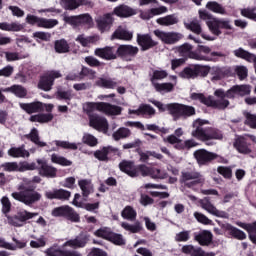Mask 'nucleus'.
<instances>
[{"mask_svg":"<svg viewBox=\"0 0 256 256\" xmlns=\"http://www.w3.org/2000/svg\"><path fill=\"white\" fill-rule=\"evenodd\" d=\"M215 97H218V100H213L212 97L205 98L203 94L193 93L191 94V99L195 101H200L208 107H216L217 109H227L229 107V100L225 99H234L236 95L240 97H245V95H251V85H235L227 92H224L223 89H217L214 92Z\"/></svg>","mask_w":256,"mask_h":256,"instance_id":"f257e3e1","label":"nucleus"},{"mask_svg":"<svg viewBox=\"0 0 256 256\" xmlns=\"http://www.w3.org/2000/svg\"><path fill=\"white\" fill-rule=\"evenodd\" d=\"M12 197L16 201L24 203V205H27L28 207H31V205H35V203L41 201V194L35 191V188L29 185V182L27 181L18 185V192H13Z\"/></svg>","mask_w":256,"mask_h":256,"instance_id":"f03ea898","label":"nucleus"},{"mask_svg":"<svg viewBox=\"0 0 256 256\" xmlns=\"http://www.w3.org/2000/svg\"><path fill=\"white\" fill-rule=\"evenodd\" d=\"M203 125H209V122L199 118L193 122L194 130L191 132L192 137L199 139V141H204L205 143L213 139H223L221 131L215 128L203 129Z\"/></svg>","mask_w":256,"mask_h":256,"instance_id":"7ed1b4c3","label":"nucleus"},{"mask_svg":"<svg viewBox=\"0 0 256 256\" xmlns=\"http://www.w3.org/2000/svg\"><path fill=\"white\" fill-rule=\"evenodd\" d=\"M83 111H85V113L89 115V119H91V117H95V115H91L94 111L105 113V115H121L123 109L117 105L105 102H86L83 104Z\"/></svg>","mask_w":256,"mask_h":256,"instance_id":"20e7f679","label":"nucleus"},{"mask_svg":"<svg viewBox=\"0 0 256 256\" xmlns=\"http://www.w3.org/2000/svg\"><path fill=\"white\" fill-rule=\"evenodd\" d=\"M88 241L89 236L87 234H80L75 239L69 240L66 243H64L62 248H59V246L54 245L46 249L45 254L46 256H63L65 247H72L73 249L85 247Z\"/></svg>","mask_w":256,"mask_h":256,"instance_id":"39448f33","label":"nucleus"},{"mask_svg":"<svg viewBox=\"0 0 256 256\" xmlns=\"http://www.w3.org/2000/svg\"><path fill=\"white\" fill-rule=\"evenodd\" d=\"M37 215H39V213L29 212L25 209H21L16 213L15 216L6 217L9 225H13V227H23V225H25L27 221H29L30 219H34V217H37Z\"/></svg>","mask_w":256,"mask_h":256,"instance_id":"423d86ee","label":"nucleus"},{"mask_svg":"<svg viewBox=\"0 0 256 256\" xmlns=\"http://www.w3.org/2000/svg\"><path fill=\"white\" fill-rule=\"evenodd\" d=\"M178 53L181 57L186 59H194L195 61H213V58L193 51V46L185 43L178 48Z\"/></svg>","mask_w":256,"mask_h":256,"instance_id":"0eeeda50","label":"nucleus"},{"mask_svg":"<svg viewBox=\"0 0 256 256\" xmlns=\"http://www.w3.org/2000/svg\"><path fill=\"white\" fill-rule=\"evenodd\" d=\"M20 108L23 109L28 114L31 113H41L46 111L47 113H51L53 109H55V105L53 104H45L40 101L32 102V103H20Z\"/></svg>","mask_w":256,"mask_h":256,"instance_id":"6e6552de","label":"nucleus"},{"mask_svg":"<svg viewBox=\"0 0 256 256\" xmlns=\"http://www.w3.org/2000/svg\"><path fill=\"white\" fill-rule=\"evenodd\" d=\"M138 175L142 177H152V179H167V173L157 168L149 167L145 164L136 166Z\"/></svg>","mask_w":256,"mask_h":256,"instance_id":"1a4fd4ad","label":"nucleus"},{"mask_svg":"<svg viewBox=\"0 0 256 256\" xmlns=\"http://www.w3.org/2000/svg\"><path fill=\"white\" fill-rule=\"evenodd\" d=\"M154 35L166 45H175L183 39V34L178 32H165L163 30H154Z\"/></svg>","mask_w":256,"mask_h":256,"instance_id":"9d476101","label":"nucleus"},{"mask_svg":"<svg viewBox=\"0 0 256 256\" xmlns=\"http://www.w3.org/2000/svg\"><path fill=\"white\" fill-rule=\"evenodd\" d=\"M207 26L213 35H221V29H233V25L231 21L225 19H212L211 21L207 22Z\"/></svg>","mask_w":256,"mask_h":256,"instance_id":"9b49d317","label":"nucleus"},{"mask_svg":"<svg viewBox=\"0 0 256 256\" xmlns=\"http://www.w3.org/2000/svg\"><path fill=\"white\" fill-rule=\"evenodd\" d=\"M172 110V117L174 121H177V119H181V117L187 118L195 115V108L193 106L174 103V106H172Z\"/></svg>","mask_w":256,"mask_h":256,"instance_id":"f8f14e48","label":"nucleus"},{"mask_svg":"<svg viewBox=\"0 0 256 256\" xmlns=\"http://www.w3.org/2000/svg\"><path fill=\"white\" fill-rule=\"evenodd\" d=\"M36 163L38 165V173L41 177H48L49 179L57 177V168L47 164V160L37 159Z\"/></svg>","mask_w":256,"mask_h":256,"instance_id":"ddd939ff","label":"nucleus"},{"mask_svg":"<svg viewBox=\"0 0 256 256\" xmlns=\"http://www.w3.org/2000/svg\"><path fill=\"white\" fill-rule=\"evenodd\" d=\"M200 206L202 209L207 211V213H210V215H214V217H221L222 219H227L229 217V214L225 211L218 210L215 205L211 203L209 198H204L200 200Z\"/></svg>","mask_w":256,"mask_h":256,"instance_id":"4468645a","label":"nucleus"},{"mask_svg":"<svg viewBox=\"0 0 256 256\" xmlns=\"http://www.w3.org/2000/svg\"><path fill=\"white\" fill-rule=\"evenodd\" d=\"M182 182L187 187H195V185L202 183L203 179L201 178V174L195 171H183L182 172Z\"/></svg>","mask_w":256,"mask_h":256,"instance_id":"2eb2a0df","label":"nucleus"},{"mask_svg":"<svg viewBox=\"0 0 256 256\" xmlns=\"http://www.w3.org/2000/svg\"><path fill=\"white\" fill-rule=\"evenodd\" d=\"M194 157L199 165H207V163H211L216 159L217 154L205 149H199L194 152Z\"/></svg>","mask_w":256,"mask_h":256,"instance_id":"dca6fc26","label":"nucleus"},{"mask_svg":"<svg viewBox=\"0 0 256 256\" xmlns=\"http://www.w3.org/2000/svg\"><path fill=\"white\" fill-rule=\"evenodd\" d=\"M90 127L96 129V131H101L102 133H107L109 131V122L107 118L101 116H90Z\"/></svg>","mask_w":256,"mask_h":256,"instance_id":"f3484780","label":"nucleus"},{"mask_svg":"<svg viewBox=\"0 0 256 256\" xmlns=\"http://www.w3.org/2000/svg\"><path fill=\"white\" fill-rule=\"evenodd\" d=\"M233 146L238 153H242L243 155H249V153H251V144H249L248 139L245 136H238L235 139Z\"/></svg>","mask_w":256,"mask_h":256,"instance_id":"a211bd4d","label":"nucleus"},{"mask_svg":"<svg viewBox=\"0 0 256 256\" xmlns=\"http://www.w3.org/2000/svg\"><path fill=\"white\" fill-rule=\"evenodd\" d=\"M137 43L141 47L142 51H149V49L157 47V41L153 40L149 34H138Z\"/></svg>","mask_w":256,"mask_h":256,"instance_id":"6ab92c4d","label":"nucleus"},{"mask_svg":"<svg viewBox=\"0 0 256 256\" xmlns=\"http://www.w3.org/2000/svg\"><path fill=\"white\" fill-rule=\"evenodd\" d=\"M112 15H116V17H121L122 19H127L128 17L137 15V9L121 4L114 8Z\"/></svg>","mask_w":256,"mask_h":256,"instance_id":"aec40b11","label":"nucleus"},{"mask_svg":"<svg viewBox=\"0 0 256 256\" xmlns=\"http://www.w3.org/2000/svg\"><path fill=\"white\" fill-rule=\"evenodd\" d=\"M96 24L101 33L109 31V29H111V25H113V14H105L103 16H99L96 18Z\"/></svg>","mask_w":256,"mask_h":256,"instance_id":"412c9836","label":"nucleus"},{"mask_svg":"<svg viewBox=\"0 0 256 256\" xmlns=\"http://www.w3.org/2000/svg\"><path fill=\"white\" fill-rule=\"evenodd\" d=\"M94 55L100 57V59H105L106 61L117 59V51L113 47L97 48L94 51Z\"/></svg>","mask_w":256,"mask_h":256,"instance_id":"4be33fe9","label":"nucleus"},{"mask_svg":"<svg viewBox=\"0 0 256 256\" xmlns=\"http://www.w3.org/2000/svg\"><path fill=\"white\" fill-rule=\"evenodd\" d=\"M117 53L123 59H129V57H135L139 53V48L131 45H121L118 47Z\"/></svg>","mask_w":256,"mask_h":256,"instance_id":"5701e85b","label":"nucleus"},{"mask_svg":"<svg viewBox=\"0 0 256 256\" xmlns=\"http://www.w3.org/2000/svg\"><path fill=\"white\" fill-rule=\"evenodd\" d=\"M120 171L129 175V177H139V171L137 170V166L130 161H122L119 164Z\"/></svg>","mask_w":256,"mask_h":256,"instance_id":"b1692460","label":"nucleus"},{"mask_svg":"<svg viewBox=\"0 0 256 256\" xmlns=\"http://www.w3.org/2000/svg\"><path fill=\"white\" fill-rule=\"evenodd\" d=\"M111 39H121L122 41H131L133 39V32L127 30L123 26H119L118 29L112 34Z\"/></svg>","mask_w":256,"mask_h":256,"instance_id":"393cba45","label":"nucleus"},{"mask_svg":"<svg viewBox=\"0 0 256 256\" xmlns=\"http://www.w3.org/2000/svg\"><path fill=\"white\" fill-rule=\"evenodd\" d=\"M168 9L165 6H160L158 8H152L146 12H141V19L149 20L153 19V17L157 15H163V13H167Z\"/></svg>","mask_w":256,"mask_h":256,"instance_id":"a878e982","label":"nucleus"},{"mask_svg":"<svg viewBox=\"0 0 256 256\" xmlns=\"http://www.w3.org/2000/svg\"><path fill=\"white\" fill-rule=\"evenodd\" d=\"M194 237L199 242V245H210L211 241H213V234L207 230L195 233Z\"/></svg>","mask_w":256,"mask_h":256,"instance_id":"bb28decb","label":"nucleus"},{"mask_svg":"<svg viewBox=\"0 0 256 256\" xmlns=\"http://www.w3.org/2000/svg\"><path fill=\"white\" fill-rule=\"evenodd\" d=\"M158 25L162 27H171V25H177L179 23V18L175 14L167 15L164 17H160L156 20Z\"/></svg>","mask_w":256,"mask_h":256,"instance_id":"cd10ccee","label":"nucleus"},{"mask_svg":"<svg viewBox=\"0 0 256 256\" xmlns=\"http://www.w3.org/2000/svg\"><path fill=\"white\" fill-rule=\"evenodd\" d=\"M4 92L13 93L16 97H19L20 99H23L27 97V89L21 85H13L8 88L3 89Z\"/></svg>","mask_w":256,"mask_h":256,"instance_id":"c85d7f7f","label":"nucleus"},{"mask_svg":"<svg viewBox=\"0 0 256 256\" xmlns=\"http://www.w3.org/2000/svg\"><path fill=\"white\" fill-rule=\"evenodd\" d=\"M78 185L82 191L83 197H89L93 193V183L89 179H82L78 181Z\"/></svg>","mask_w":256,"mask_h":256,"instance_id":"c756f323","label":"nucleus"},{"mask_svg":"<svg viewBox=\"0 0 256 256\" xmlns=\"http://www.w3.org/2000/svg\"><path fill=\"white\" fill-rule=\"evenodd\" d=\"M233 54L235 55V57H238L240 59H245V61H248V63H253L256 61L255 54H251L243 48H238L234 50Z\"/></svg>","mask_w":256,"mask_h":256,"instance_id":"7c9ffc66","label":"nucleus"},{"mask_svg":"<svg viewBox=\"0 0 256 256\" xmlns=\"http://www.w3.org/2000/svg\"><path fill=\"white\" fill-rule=\"evenodd\" d=\"M96 85L104 89H115L117 85H119V82L111 78H99L98 81H96Z\"/></svg>","mask_w":256,"mask_h":256,"instance_id":"2f4dec72","label":"nucleus"},{"mask_svg":"<svg viewBox=\"0 0 256 256\" xmlns=\"http://www.w3.org/2000/svg\"><path fill=\"white\" fill-rule=\"evenodd\" d=\"M210 75H212L211 81H221L227 75V69L213 66L210 70Z\"/></svg>","mask_w":256,"mask_h":256,"instance_id":"473e14b6","label":"nucleus"},{"mask_svg":"<svg viewBox=\"0 0 256 256\" xmlns=\"http://www.w3.org/2000/svg\"><path fill=\"white\" fill-rule=\"evenodd\" d=\"M63 217L68 219V221H72L73 223H79V221H81L79 214L70 206H64Z\"/></svg>","mask_w":256,"mask_h":256,"instance_id":"72a5a7b5","label":"nucleus"},{"mask_svg":"<svg viewBox=\"0 0 256 256\" xmlns=\"http://www.w3.org/2000/svg\"><path fill=\"white\" fill-rule=\"evenodd\" d=\"M239 227L248 231L250 240L256 245V222L253 224L237 223Z\"/></svg>","mask_w":256,"mask_h":256,"instance_id":"f704fd0d","label":"nucleus"},{"mask_svg":"<svg viewBox=\"0 0 256 256\" xmlns=\"http://www.w3.org/2000/svg\"><path fill=\"white\" fill-rule=\"evenodd\" d=\"M111 151L117 152V148H113L111 146L104 147L100 150H97L94 153V157H96V159H98L99 161H107V156L109 155V153H111Z\"/></svg>","mask_w":256,"mask_h":256,"instance_id":"c9c22d12","label":"nucleus"},{"mask_svg":"<svg viewBox=\"0 0 256 256\" xmlns=\"http://www.w3.org/2000/svg\"><path fill=\"white\" fill-rule=\"evenodd\" d=\"M8 155H10V157H29V151L25 150V146H21V147H12L8 150Z\"/></svg>","mask_w":256,"mask_h":256,"instance_id":"e433bc0d","label":"nucleus"},{"mask_svg":"<svg viewBox=\"0 0 256 256\" xmlns=\"http://www.w3.org/2000/svg\"><path fill=\"white\" fill-rule=\"evenodd\" d=\"M179 75L182 79H195V77H197L196 65L184 68Z\"/></svg>","mask_w":256,"mask_h":256,"instance_id":"4c0bfd02","label":"nucleus"},{"mask_svg":"<svg viewBox=\"0 0 256 256\" xmlns=\"http://www.w3.org/2000/svg\"><path fill=\"white\" fill-rule=\"evenodd\" d=\"M168 75L169 74L165 70H154L150 78V81L152 85H155L159 83L158 81H163V79H167Z\"/></svg>","mask_w":256,"mask_h":256,"instance_id":"58836bf2","label":"nucleus"},{"mask_svg":"<svg viewBox=\"0 0 256 256\" xmlns=\"http://www.w3.org/2000/svg\"><path fill=\"white\" fill-rule=\"evenodd\" d=\"M50 145H56V147H60L61 149H70V151H77L78 149L77 143H71L69 141L56 140L51 142Z\"/></svg>","mask_w":256,"mask_h":256,"instance_id":"ea45409f","label":"nucleus"},{"mask_svg":"<svg viewBox=\"0 0 256 256\" xmlns=\"http://www.w3.org/2000/svg\"><path fill=\"white\" fill-rule=\"evenodd\" d=\"M161 113H165V111H168L170 115L173 116V107L175 106V103H170V104H163L160 101L156 100H151L150 101Z\"/></svg>","mask_w":256,"mask_h":256,"instance_id":"a19ab883","label":"nucleus"},{"mask_svg":"<svg viewBox=\"0 0 256 256\" xmlns=\"http://www.w3.org/2000/svg\"><path fill=\"white\" fill-rule=\"evenodd\" d=\"M30 121L32 123H49V121H53V115L51 113L33 115L30 117Z\"/></svg>","mask_w":256,"mask_h":256,"instance_id":"79ce46f5","label":"nucleus"},{"mask_svg":"<svg viewBox=\"0 0 256 256\" xmlns=\"http://www.w3.org/2000/svg\"><path fill=\"white\" fill-rule=\"evenodd\" d=\"M51 87H53V80L46 74L41 77L38 88L42 89V91H51Z\"/></svg>","mask_w":256,"mask_h":256,"instance_id":"37998d69","label":"nucleus"},{"mask_svg":"<svg viewBox=\"0 0 256 256\" xmlns=\"http://www.w3.org/2000/svg\"><path fill=\"white\" fill-rule=\"evenodd\" d=\"M54 49L56 53H69V43H67V40L65 39L56 40L54 43Z\"/></svg>","mask_w":256,"mask_h":256,"instance_id":"c03bdc74","label":"nucleus"},{"mask_svg":"<svg viewBox=\"0 0 256 256\" xmlns=\"http://www.w3.org/2000/svg\"><path fill=\"white\" fill-rule=\"evenodd\" d=\"M131 136V130L125 127L119 128L112 134L114 141H120V139H127V137Z\"/></svg>","mask_w":256,"mask_h":256,"instance_id":"a18cd8bd","label":"nucleus"},{"mask_svg":"<svg viewBox=\"0 0 256 256\" xmlns=\"http://www.w3.org/2000/svg\"><path fill=\"white\" fill-rule=\"evenodd\" d=\"M51 161L52 163H56V165H61L62 167H71V165H73L71 160H67V158L59 156L58 154H52Z\"/></svg>","mask_w":256,"mask_h":256,"instance_id":"49530a36","label":"nucleus"},{"mask_svg":"<svg viewBox=\"0 0 256 256\" xmlns=\"http://www.w3.org/2000/svg\"><path fill=\"white\" fill-rule=\"evenodd\" d=\"M154 89L158 92V93H171V91H173V89L175 88V84L173 83H157L155 85H153Z\"/></svg>","mask_w":256,"mask_h":256,"instance_id":"de8ad7c7","label":"nucleus"},{"mask_svg":"<svg viewBox=\"0 0 256 256\" xmlns=\"http://www.w3.org/2000/svg\"><path fill=\"white\" fill-rule=\"evenodd\" d=\"M121 215L123 219H127L128 221H135L137 219V211L131 206H126L122 210Z\"/></svg>","mask_w":256,"mask_h":256,"instance_id":"09e8293b","label":"nucleus"},{"mask_svg":"<svg viewBox=\"0 0 256 256\" xmlns=\"http://www.w3.org/2000/svg\"><path fill=\"white\" fill-rule=\"evenodd\" d=\"M206 9L212 11V13H218L219 15H227V11L217 2H208Z\"/></svg>","mask_w":256,"mask_h":256,"instance_id":"8fccbe9b","label":"nucleus"},{"mask_svg":"<svg viewBox=\"0 0 256 256\" xmlns=\"http://www.w3.org/2000/svg\"><path fill=\"white\" fill-rule=\"evenodd\" d=\"M28 138L32 141V143H35V145H38V147H47V143L39 140V131L37 128H33L28 135Z\"/></svg>","mask_w":256,"mask_h":256,"instance_id":"3c124183","label":"nucleus"},{"mask_svg":"<svg viewBox=\"0 0 256 256\" xmlns=\"http://www.w3.org/2000/svg\"><path fill=\"white\" fill-rule=\"evenodd\" d=\"M113 232L111 231V228L108 227H102L94 232V235L96 237H101L102 239H106L109 241L111 239V235Z\"/></svg>","mask_w":256,"mask_h":256,"instance_id":"603ef678","label":"nucleus"},{"mask_svg":"<svg viewBox=\"0 0 256 256\" xmlns=\"http://www.w3.org/2000/svg\"><path fill=\"white\" fill-rule=\"evenodd\" d=\"M59 25V21L57 19H47L40 18V26L43 29H53V27H57Z\"/></svg>","mask_w":256,"mask_h":256,"instance_id":"864d4df0","label":"nucleus"},{"mask_svg":"<svg viewBox=\"0 0 256 256\" xmlns=\"http://www.w3.org/2000/svg\"><path fill=\"white\" fill-rule=\"evenodd\" d=\"M121 227L125 229V231H129L130 233H139L141 231V223L136 222L134 225L129 224L127 222H122Z\"/></svg>","mask_w":256,"mask_h":256,"instance_id":"5fc2aeb1","label":"nucleus"},{"mask_svg":"<svg viewBox=\"0 0 256 256\" xmlns=\"http://www.w3.org/2000/svg\"><path fill=\"white\" fill-rule=\"evenodd\" d=\"M186 29H189L192 31V33H195L196 35H201V24L199 23V20H193L190 23L185 24Z\"/></svg>","mask_w":256,"mask_h":256,"instance_id":"6e6d98bb","label":"nucleus"},{"mask_svg":"<svg viewBox=\"0 0 256 256\" xmlns=\"http://www.w3.org/2000/svg\"><path fill=\"white\" fill-rule=\"evenodd\" d=\"M19 171H35V169H38L39 165H37L35 162H20L18 164Z\"/></svg>","mask_w":256,"mask_h":256,"instance_id":"4d7b16f0","label":"nucleus"},{"mask_svg":"<svg viewBox=\"0 0 256 256\" xmlns=\"http://www.w3.org/2000/svg\"><path fill=\"white\" fill-rule=\"evenodd\" d=\"M82 143L88 145L89 147H97L98 140L95 138V136L86 133L82 137Z\"/></svg>","mask_w":256,"mask_h":256,"instance_id":"13d9d810","label":"nucleus"},{"mask_svg":"<svg viewBox=\"0 0 256 256\" xmlns=\"http://www.w3.org/2000/svg\"><path fill=\"white\" fill-rule=\"evenodd\" d=\"M197 145H199V143H197V141H195L194 139H188L183 141L182 143L178 144L176 147L177 149H193V147H197Z\"/></svg>","mask_w":256,"mask_h":256,"instance_id":"bf43d9fd","label":"nucleus"},{"mask_svg":"<svg viewBox=\"0 0 256 256\" xmlns=\"http://www.w3.org/2000/svg\"><path fill=\"white\" fill-rule=\"evenodd\" d=\"M212 67L209 66H202L199 64H196V77H207L209 73L211 74Z\"/></svg>","mask_w":256,"mask_h":256,"instance_id":"052dcab7","label":"nucleus"},{"mask_svg":"<svg viewBox=\"0 0 256 256\" xmlns=\"http://www.w3.org/2000/svg\"><path fill=\"white\" fill-rule=\"evenodd\" d=\"M194 217L198 223H202V225H211V223H213L211 219L207 218V216L199 212H194Z\"/></svg>","mask_w":256,"mask_h":256,"instance_id":"680f3d73","label":"nucleus"},{"mask_svg":"<svg viewBox=\"0 0 256 256\" xmlns=\"http://www.w3.org/2000/svg\"><path fill=\"white\" fill-rule=\"evenodd\" d=\"M63 21L66 22L71 27H79V15L78 16H67L64 15Z\"/></svg>","mask_w":256,"mask_h":256,"instance_id":"e2e57ef3","label":"nucleus"},{"mask_svg":"<svg viewBox=\"0 0 256 256\" xmlns=\"http://www.w3.org/2000/svg\"><path fill=\"white\" fill-rule=\"evenodd\" d=\"M72 98H73V95L71 94V91H63L59 89L56 92V99H59V100L64 99L65 101H71Z\"/></svg>","mask_w":256,"mask_h":256,"instance_id":"0e129e2a","label":"nucleus"},{"mask_svg":"<svg viewBox=\"0 0 256 256\" xmlns=\"http://www.w3.org/2000/svg\"><path fill=\"white\" fill-rule=\"evenodd\" d=\"M155 108L151 107L149 104L140 105V115H154Z\"/></svg>","mask_w":256,"mask_h":256,"instance_id":"69168bd1","label":"nucleus"},{"mask_svg":"<svg viewBox=\"0 0 256 256\" xmlns=\"http://www.w3.org/2000/svg\"><path fill=\"white\" fill-rule=\"evenodd\" d=\"M109 241H111V243H114V245H125V239L121 234H115L112 232Z\"/></svg>","mask_w":256,"mask_h":256,"instance_id":"338daca9","label":"nucleus"},{"mask_svg":"<svg viewBox=\"0 0 256 256\" xmlns=\"http://www.w3.org/2000/svg\"><path fill=\"white\" fill-rule=\"evenodd\" d=\"M246 124L252 129H256V114L247 113L246 114Z\"/></svg>","mask_w":256,"mask_h":256,"instance_id":"774afa93","label":"nucleus"}]
</instances>
